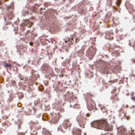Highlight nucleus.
Returning <instances> with one entry per match:
<instances>
[{
  "label": "nucleus",
  "instance_id": "nucleus-30",
  "mask_svg": "<svg viewBox=\"0 0 135 135\" xmlns=\"http://www.w3.org/2000/svg\"><path fill=\"white\" fill-rule=\"evenodd\" d=\"M29 44L31 46H32L33 45V43L32 42H30L29 43Z\"/></svg>",
  "mask_w": 135,
  "mask_h": 135
},
{
  "label": "nucleus",
  "instance_id": "nucleus-18",
  "mask_svg": "<svg viewBox=\"0 0 135 135\" xmlns=\"http://www.w3.org/2000/svg\"><path fill=\"white\" fill-rule=\"evenodd\" d=\"M11 66L12 65L11 64L6 63L4 64V66L6 67H11Z\"/></svg>",
  "mask_w": 135,
  "mask_h": 135
},
{
  "label": "nucleus",
  "instance_id": "nucleus-21",
  "mask_svg": "<svg viewBox=\"0 0 135 135\" xmlns=\"http://www.w3.org/2000/svg\"><path fill=\"white\" fill-rule=\"evenodd\" d=\"M113 68L114 69L117 70L119 69V67L118 66H113Z\"/></svg>",
  "mask_w": 135,
  "mask_h": 135
},
{
  "label": "nucleus",
  "instance_id": "nucleus-6",
  "mask_svg": "<svg viewBox=\"0 0 135 135\" xmlns=\"http://www.w3.org/2000/svg\"><path fill=\"white\" fill-rule=\"evenodd\" d=\"M64 127L66 129L69 127H70L71 125V124L68 120H66L64 121L63 124Z\"/></svg>",
  "mask_w": 135,
  "mask_h": 135
},
{
  "label": "nucleus",
  "instance_id": "nucleus-15",
  "mask_svg": "<svg viewBox=\"0 0 135 135\" xmlns=\"http://www.w3.org/2000/svg\"><path fill=\"white\" fill-rule=\"evenodd\" d=\"M109 69L107 67H106L104 69V72L106 73H108L109 71Z\"/></svg>",
  "mask_w": 135,
  "mask_h": 135
},
{
  "label": "nucleus",
  "instance_id": "nucleus-36",
  "mask_svg": "<svg viewBox=\"0 0 135 135\" xmlns=\"http://www.w3.org/2000/svg\"><path fill=\"white\" fill-rule=\"evenodd\" d=\"M130 117H127V120H129L130 119Z\"/></svg>",
  "mask_w": 135,
  "mask_h": 135
},
{
  "label": "nucleus",
  "instance_id": "nucleus-37",
  "mask_svg": "<svg viewBox=\"0 0 135 135\" xmlns=\"http://www.w3.org/2000/svg\"><path fill=\"white\" fill-rule=\"evenodd\" d=\"M73 44V42H71L70 43H69V45H72Z\"/></svg>",
  "mask_w": 135,
  "mask_h": 135
},
{
  "label": "nucleus",
  "instance_id": "nucleus-12",
  "mask_svg": "<svg viewBox=\"0 0 135 135\" xmlns=\"http://www.w3.org/2000/svg\"><path fill=\"white\" fill-rule=\"evenodd\" d=\"M66 98V99H70L73 97L72 94L70 93L69 92H67L65 95Z\"/></svg>",
  "mask_w": 135,
  "mask_h": 135
},
{
  "label": "nucleus",
  "instance_id": "nucleus-9",
  "mask_svg": "<svg viewBox=\"0 0 135 135\" xmlns=\"http://www.w3.org/2000/svg\"><path fill=\"white\" fill-rule=\"evenodd\" d=\"M43 134L44 135H52L48 130L46 129L45 128H43Z\"/></svg>",
  "mask_w": 135,
  "mask_h": 135
},
{
  "label": "nucleus",
  "instance_id": "nucleus-47",
  "mask_svg": "<svg viewBox=\"0 0 135 135\" xmlns=\"http://www.w3.org/2000/svg\"><path fill=\"white\" fill-rule=\"evenodd\" d=\"M44 89V88H43V89H42V90H43Z\"/></svg>",
  "mask_w": 135,
  "mask_h": 135
},
{
  "label": "nucleus",
  "instance_id": "nucleus-40",
  "mask_svg": "<svg viewBox=\"0 0 135 135\" xmlns=\"http://www.w3.org/2000/svg\"><path fill=\"white\" fill-rule=\"evenodd\" d=\"M20 80H24V78H21Z\"/></svg>",
  "mask_w": 135,
  "mask_h": 135
},
{
  "label": "nucleus",
  "instance_id": "nucleus-5",
  "mask_svg": "<svg viewBox=\"0 0 135 135\" xmlns=\"http://www.w3.org/2000/svg\"><path fill=\"white\" fill-rule=\"evenodd\" d=\"M81 131L78 128L74 129L73 130L72 133L73 135H81Z\"/></svg>",
  "mask_w": 135,
  "mask_h": 135
},
{
  "label": "nucleus",
  "instance_id": "nucleus-35",
  "mask_svg": "<svg viewBox=\"0 0 135 135\" xmlns=\"http://www.w3.org/2000/svg\"><path fill=\"white\" fill-rule=\"evenodd\" d=\"M134 50H135V44L133 46Z\"/></svg>",
  "mask_w": 135,
  "mask_h": 135
},
{
  "label": "nucleus",
  "instance_id": "nucleus-26",
  "mask_svg": "<svg viewBox=\"0 0 135 135\" xmlns=\"http://www.w3.org/2000/svg\"><path fill=\"white\" fill-rule=\"evenodd\" d=\"M134 91H132L130 93V95L132 97L134 96L133 95H134Z\"/></svg>",
  "mask_w": 135,
  "mask_h": 135
},
{
  "label": "nucleus",
  "instance_id": "nucleus-46",
  "mask_svg": "<svg viewBox=\"0 0 135 135\" xmlns=\"http://www.w3.org/2000/svg\"><path fill=\"white\" fill-rule=\"evenodd\" d=\"M114 123V124H115V122H114V123H113V124Z\"/></svg>",
  "mask_w": 135,
  "mask_h": 135
},
{
  "label": "nucleus",
  "instance_id": "nucleus-2",
  "mask_svg": "<svg viewBox=\"0 0 135 135\" xmlns=\"http://www.w3.org/2000/svg\"><path fill=\"white\" fill-rule=\"evenodd\" d=\"M76 119L79 123L80 126L83 128H84L86 122V118L80 115L77 116Z\"/></svg>",
  "mask_w": 135,
  "mask_h": 135
},
{
  "label": "nucleus",
  "instance_id": "nucleus-44",
  "mask_svg": "<svg viewBox=\"0 0 135 135\" xmlns=\"http://www.w3.org/2000/svg\"><path fill=\"white\" fill-rule=\"evenodd\" d=\"M46 40V41H48V42H49V41L48 40Z\"/></svg>",
  "mask_w": 135,
  "mask_h": 135
},
{
  "label": "nucleus",
  "instance_id": "nucleus-39",
  "mask_svg": "<svg viewBox=\"0 0 135 135\" xmlns=\"http://www.w3.org/2000/svg\"><path fill=\"white\" fill-rule=\"evenodd\" d=\"M22 76L21 75H20L19 76V78L20 79H21V78H22V77H21Z\"/></svg>",
  "mask_w": 135,
  "mask_h": 135
},
{
  "label": "nucleus",
  "instance_id": "nucleus-41",
  "mask_svg": "<svg viewBox=\"0 0 135 135\" xmlns=\"http://www.w3.org/2000/svg\"><path fill=\"white\" fill-rule=\"evenodd\" d=\"M128 107V105H126V108H127Z\"/></svg>",
  "mask_w": 135,
  "mask_h": 135
},
{
  "label": "nucleus",
  "instance_id": "nucleus-43",
  "mask_svg": "<svg viewBox=\"0 0 135 135\" xmlns=\"http://www.w3.org/2000/svg\"><path fill=\"white\" fill-rule=\"evenodd\" d=\"M68 41H65V42L66 43H67V42H68Z\"/></svg>",
  "mask_w": 135,
  "mask_h": 135
},
{
  "label": "nucleus",
  "instance_id": "nucleus-1",
  "mask_svg": "<svg viewBox=\"0 0 135 135\" xmlns=\"http://www.w3.org/2000/svg\"><path fill=\"white\" fill-rule=\"evenodd\" d=\"M91 125L92 127L98 129H103L106 131H110L109 125L105 120L94 121L91 123Z\"/></svg>",
  "mask_w": 135,
  "mask_h": 135
},
{
  "label": "nucleus",
  "instance_id": "nucleus-42",
  "mask_svg": "<svg viewBox=\"0 0 135 135\" xmlns=\"http://www.w3.org/2000/svg\"><path fill=\"white\" fill-rule=\"evenodd\" d=\"M42 9V8H41L40 9V11H41Z\"/></svg>",
  "mask_w": 135,
  "mask_h": 135
},
{
  "label": "nucleus",
  "instance_id": "nucleus-28",
  "mask_svg": "<svg viewBox=\"0 0 135 135\" xmlns=\"http://www.w3.org/2000/svg\"><path fill=\"white\" fill-rule=\"evenodd\" d=\"M78 52L79 54V52H80L81 54L83 53V52L81 50H80Z\"/></svg>",
  "mask_w": 135,
  "mask_h": 135
},
{
  "label": "nucleus",
  "instance_id": "nucleus-10",
  "mask_svg": "<svg viewBox=\"0 0 135 135\" xmlns=\"http://www.w3.org/2000/svg\"><path fill=\"white\" fill-rule=\"evenodd\" d=\"M95 106V102L94 101L92 102V104H90L88 105V109L89 110H92L94 107Z\"/></svg>",
  "mask_w": 135,
  "mask_h": 135
},
{
  "label": "nucleus",
  "instance_id": "nucleus-7",
  "mask_svg": "<svg viewBox=\"0 0 135 135\" xmlns=\"http://www.w3.org/2000/svg\"><path fill=\"white\" fill-rule=\"evenodd\" d=\"M112 98L113 99V102L114 103H116L117 102L119 101L120 99L118 94H115L113 95Z\"/></svg>",
  "mask_w": 135,
  "mask_h": 135
},
{
  "label": "nucleus",
  "instance_id": "nucleus-14",
  "mask_svg": "<svg viewBox=\"0 0 135 135\" xmlns=\"http://www.w3.org/2000/svg\"><path fill=\"white\" fill-rule=\"evenodd\" d=\"M30 10L33 12H35L37 10L36 7L34 6H33L30 8Z\"/></svg>",
  "mask_w": 135,
  "mask_h": 135
},
{
  "label": "nucleus",
  "instance_id": "nucleus-25",
  "mask_svg": "<svg viewBox=\"0 0 135 135\" xmlns=\"http://www.w3.org/2000/svg\"><path fill=\"white\" fill-rule=\"evenodd\" d=\"M131 99L133 101L135 102V96H133L131 97Z\"/></svg>",
  "mask_w": 135,
  "mask_h": 135
},
{
  "label": "nucleus",
  "instance_id": "nucleus-13",
  "mask_svg": "<svg viewBox=\"0 0 135 135\" xmlns=\"http://www.w3.org/2000/svg\"><path fill=\"white\" fill-rule=\"evenodd\" d=\"M31 125H32L31 126L32 127H35V128H36V129H37V130H38V128H36V127L38 126V125H39L38 124V123H34L33 124H32V122H31Z\"/></svg>",
  "mask_w": 135,
  "mask_h": 135
},
{
  "label": "nucleus",
  "instance_id": "nucleus-49",
  "mask_svg": "<svg viewBox=\"0 0 135 135\" xmlns=\"http://www.w3.org/2000/svg\"><path fill=\"white\" fill-rule=\"evenodd\" d=\"M134 22H135V21L134 20Z\"/></svg>",
  "mask_w": 135,
  "mask_h": 135
},
{
  "label": "nucleus",
  "instance_id": "nucleus-22",
  "mask_svg": "<svg viewBox=\"0 0 135 135\" xmlns=\"http://www.w3.org/2000/svg\"><path fill=\"white\" fill-rule=\"evenodd\" d=\"M27 23H29V25H30L29 26H28V27H30L31 26H32V25L33 24L31 22H29V21H27Z\"/></svg>",
  "mask_w": 135,
  "mask_h": 135
},
{
  "label": "nucleus",
  "instance_id": "nucleus-4",
  "mask_svg": "<svg viewBox=\"0 0 135 135\" xmlns=\"http://www.w3.org/2000/svg\"><path fill=\"white\" fill-rule=\"evenodd\" d=\"M59 119V116L56 114H54L52 119V122L54 124L56 123Z\"/></svg>",
  "mask_w": 135,
  "mask_h": 135
},
{
  "label": "nucleus",
  "instance_id": "nucleus-31",
  "mask_svg": "<svg viewBox=\"0 0 135 135\" xmlns=\"http://www.w3.org/2000/svg\"><path fill=\"white\" fill-rule=\"evenodd\" d=\"M90 115V114L89 113H87L86 114V116L87 117H89Z\"/></svg>",
  "mask_w": 135,
  "mask_h": 135
},
{
  "label": "nucleus",
  "instance_id": "nucleus-27",
  "mask_svg": "<svg viewBox=\"0 0 135 135\" xmlns=\"http://www.w3.org/2000/svg\"><path fill=\"white\" fill-rule=\"evenodd\" d=\"M36 0H28V2L30 3L33 2L34 1H35Z\"/></svg>",
  "mask_w": 135,
  "mask_h": 135
},
{
  "label": "nucleus",
  "instance_id": "nucleus-16",
  "mask_svg": "<svg viewBox=\"0 0 135 135\" xmlns=\"http://www.w3.org/2000/svg\"><path fill=\"white\" fill-rule=\"evenodd\" d=\"M131 110L132 111V112L134 113L135 111V106L134 105H132L129 107Z\"/></svg>",
  "mask_w": 135,
  "mask_h": 135
},
{
  "label": "nucleus",
  "instance_id": "nucleus-32",
  "mask_svg": "<svg viewBox=\"0 0 135 135\" xmlns=\"http://www.w3.org/2000/svg\"><path fill=\"white\" fill-rule=\"evenodd\" d=\"M21 128V123L18 126V129H20Z\"/></svg>",
  "mask_w": 135,
  "mask_h": 135
},
{
  "label": "nucleus",
  "instance_id": "nucleus-19",
  "mask_svg": "<svg viewBox=\"0 0 135 135\" xmlns=\"http://www.w3.org/2000/svg\"><path fill=\"white\" fill-rule=\"evenodd\" d=\"M117 81V79H115V80H110L109 81V83H113L114 82H116Z\"/></svg>",
  "mask_w": 135,
  "mask_h": 135
},
{
  "label": "nucleus",
  "instance_id": "nucleus-45",
  "mask_svg": "<svg viewBox=\"0 0 135 135\" xmlns=\"http://www.w3.org/2000/svg\"><path fill=\"white\" fill-rule=\"evenodd\" d=\"M42 119H43V120H44V121H45V120L43 118Z\"/></svg>",
  "mask_w": 135,
  "mask_h": 135
},
{
  "label": "nucleus",
  "instance_id": "nucleus-24",
  "mask_svg": "<svg viewBox=\"0 0 135 135\" xmlns=\"http://www.w3.org/2000/svg\"><path fill=\"white\" fill-rule=\"evenodd\" d=\"M87 95H89L90 96L93 97V94H90L89 93H87Z\"/></svg>",
  "mask_w": 135,
  "mask_h": 135
},
{
  "label": "nucleus",
  "instance_id": "nucleus-8",
  "mask_svg": "<svg viewBox=\"0 0 135 135\" xmlns=\"http://www.w3.org/2000/svg\"><path fill=\"white\" fill-rule=\"evenodd\" d=\"M105 37L108 40H112L113 39V35L112 34L107 33L106 34Z\"/></svg>",
  "mask_w": 135,
  "mask_h": 135
},
{
  "label": "nucleus",
  "instance_id": "nucleus-3",
  "mask_svg": "<svg viewBox=\"0 0 135 135\" xmlns=\"http://www.w3.org/2000/svg\"><path fill=\"white\" fill-rule=\"evenodd\" d=\"M119 133L120 135H127L126 130L124 127H121L118 129Z\"/></svg>",
  "mask_w": 135,
  "mask_h": 135
},
{
  "label": "nucleus",
  "instance_id": "nucleus-11",
  "mask_svg": "<svg viewBox=\"0 0 135 135\" xmlns=\"http://www.w3.org/2000/svg\"><path fill=\"white\" fill-rule=\"evenodd\" d=\"M49 66L47 64H44L43 65V70L46 71L49 69Z\"/></svg>",
  "mask_w": 135,
  "mask_h": 135
},
{
  "label": "nucleus",
  "instance_id": "nucleus-38",
  "mask_svg": "<svg viewBox=\"0 0 135 135\" xmlns=\"http://www.w3.org/2000/svg\"><path fill=\"white\" fill-rule=\"evenodd\" d=\"M38 15H39L40 14H41V12L40 11V13H38Z\"/></svg>",
  "mask_w": 135,
  "mask_h": 135
},
{
  "label": "nucleus",
  "instance_id": "nucleus-23",
  "mask_svg": "<svg viewBox=\"0 0 135 135\" xmlns=\"http://www.w3.org/2000/svg\"><path fill=\"white\" fill-rule=\"evenodd\" d=\"M53 87L54 88H55V90H58L59 87H58V86H56V87L55 88V85H53Z\"/></svg>",
  "mask_w": 135,
  "mask_h": 135
},
{
  "label": "nucleus",
  "instance_id": "nucleus-48",
  "mask_svg": "<svg viewBox=\"0 0 135 135\" xmlns=\"http://www.w3.org/2000/svg\"><path fill=\"white\" fill-rule=\"evenodd\" d=\"M103 109H104L103 108L102 109V110H103Z\"/></svg>",
  "mask_w": 135,
  "mask_h": 135
},
{
  "label": "nucleus",
  "instance_id": "nucleus-33",
  "mask_svg": "<svg viewBox=\"0 0 135 135\" xmlns=\"http://www.w3.org/2000/svg\"><path fill=\"white\" fill-rule=\"evenodd\" d=\"M133 18L135 20V14L133 15Z\"/></svg>",
  "mask_w": 135,
  "mask_h": 135
},
{
  "label": "nucleus",
  "instance_id": "nucleus-29",
  "mask_svg": "<svg viewBox=\"0 0 135 135\" xmlns=\"http://www.w3.org/2000/svg\"><path fill=\"white\" fill-rule=\"evenodd\" d=\"M24 79V83H25L27 80V79L26 78Z\"/></svg>",
  "mask_w": 135,
  "mask_h": 135
},
{
  "label": "nucleus",
  "instance_id": "nucleus-17",
  "mask_svg": "<svg viewBox=\"0 0 135 135\" xmlns=\"http://www.w3.org/2000/svg\"><path fill=\"white\" fill-rule=\"evenodd\" d=\"M121 3V1L120 0H118L117 1L116 4L118 6H119Z\"/></svg>",
  "mask_w": 135,
  "mask_h": 135
},
{
  "label": "nucleus",
  "instance_id": "nucleus-20",
  "mask_svg": "<svg viewBox=\"0 0 135 135\" xmlns=\"http://www.w3.org/2000/svg\"><path fill=\"white\" fill-rule=\"evenodd\" d=\"M73 41L74 39L73 37H71L70 39L69 38L68 39V41H70L71 42H73L72 41Z\"/></svg>",
  "mask_w": 135,
  "mask_h": 135
},
{
  "label": "nucleus",
  "instance_id": "nucleus-34",
  "mask_svg": "<svg viewBox=\"0 0 135 135\" xmlns=\"http://www.w3.org/2000/svg\"><path fill=\"white\" fill-rule=\"evenodd\" d=\"M78 38H76V39H75V42L76 43L78 42L77 41V40H78Z\"/></svg>",
  "mask_w": 135,
  "mask_h": 135
}]
</instances>
